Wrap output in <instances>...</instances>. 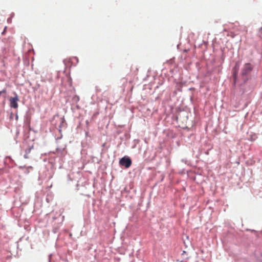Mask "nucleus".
I'll return each mask as SVG.
<instances>
[{
  "label": "nucleus",
  "mask_w": 262,
  "mask_h": 262,
  "mask_svg": "<svg viewBox=\"0 0 262 262\" xmlns=\"http://www.w3.org/2000/svg\"><path fill=\"white\" fill-rule=\"evenodd\" d=\"M16 119H17V118H18V116H17V115H16Z\"/></svg>",
  "instance_id": "f3484780"
},
{
  "label": "nucleus",
  "mask_w": 262,
  "mask_h": 262,
  "mask_svg": "<svg viewBox=\"0 0 262 262\" xmlns=\"http://www.w3.org/2000/svg\"><path fill=\"white\" fill-rule=\"evenodd\" d=\"M4 164L8 166L9 168H12L15 165L14 161L10 156H7L4 160Z\"/></svg>",
  "instance_id": "39448f33"
},
{
  "label": "nucleus",
  "mask_w": 262,
  "mask_h": 262,
  "mask_svg": "<svg viewBox=\"0 0 262 262\" xmlns=\"http://www.w3.org/2000/svg\"><path fill=\"white\" fill-rule=\"evenodd\" d=\"M6 89H4L2 91H0V95L2 97V103L4 104L5 103V99L7 95Z\"/></svg>",
  "instance_id": "0eeeda50"
},
{
  "label": "nucleus",
  "mask_w": 262,
  "mask_h": 262,
  "mask_svg": "<svg viewBox=\"0 0 262 262\" xmlns=\"http://www.w3.org/2000/svg\"><path fill=\"white\" fill-rule=\"evenodd\" d=\"M29 168H32L31 166H29Z\"/></svg>",
  "instance_id": "a211bd4d"
},
{
  "label": "nucleus",
  "mask_w": 262,
  "mask_h": 262,
  "mask_svg": "<svg viewBox=\"0 0 262 262\" xmlns=\"http://www.w3.org/2000/svg\"><path fill=\"white\" fill-rule=\"evenodd\" d=\"M253 69L252 65L249 63L245 64L242 70V73L243 75H246L249 74Z\"/></svg>",
  "instance_id": "20e7f679"
},
{
  "label": "nucleus",
  "mask_w": 262,
  "mask_h": 262,
  "mask_svg": "<svg viewBox=\"0 0 262 262\" xmlns=\"http://www.w3.org/2000/svg\"><path fill=\"white\" fill-rule=\"evenodd\" d=\"M64 121H65V120L63 118H61V124L64 123Z\"/></svg>",
  "instance_id": "9b49d317"
},
{
  "label": "nucleus",
  "mask_w": 262,
  "mask_h": 262,
  "mask_svg": "<svg viewBox=\"0 0 262 262\" xmlns=\"http://www.w3.org/2000/svg\"><path fill=\"white\" fill-rule=\"evenodd\" d=\"M12 116H13V114H12V113H11V117H10L11 118H13V117H12Z\"/></svg>",
  "instance_id": "4468645a"
},
{
  "label": "nucleus",
  "mask_w": 262,
  "mask_h": 262,
  "mask_svg": "<svg viewBox=\"0 0 262 262\" xmlns=\"http://www.w3.org/2000/svg\"><path fill=\"white\" fill-rule=\"evenodd\" d=\"M0 100L2 101V97L0 95Z\"/></svg>",
  "instance_id": "dca6fc26"
},
{
  "label": "nucleus",
  "mask_w": 262,
  "mask_h": 262,
  "mask_svg": "<svg viewBox=\"0 0 262 262\" xmlns=\"http://www.w3.org/2000/svg\"><path fill=\"white\" fill-rule=\"evenodd\" d=\"M11 21H12L11 17H9V18H8V19H7V22H8V23H11Z\"/></svg>",
  "instance_id": "9d476101"
},
{
  "label": "nucleus",
  "mask_w": 262,
  "mask_h": 262,
  "mask_svg": "<svg viewBox=\"0 0 262 262\" xmlns=\"http://www.w3.org/2000/svg\"><path fill=\"white\" fill-rule=\"evenodd\" d=\"M25 229L27 231H30L31 230V227L29 225H25Z\"/></svg>",
  "instance_id": "6e6552de"
},
{
  "label": "nucleus",
  "mask_w": 262,
  "mask_h": 262,
  "mask_svg": "<svg viewBox=\"0 0 262 262\" xmlns=\"http://www.w3.org/2000/svg\"><path fill=\"white\" fill-rule=\"evenodd\" d=\"M31 109L29 108L24 115L23 125L24 144H28V147L25 149V153L26 154H29L32 149H33V143L31 144L28 143V142L31 141L30 139V133L33 130V128L31 126Z\"/></svg>",
  "instance_id": "f257e3e1"
},
{
  "label": "nucleus",
  "mask_w": 262,
  "mask_h": 262,
  "mask_svg": "<svg viewBox=\"0 0 262 262\" xmlns=\"http://www.w3.org/2000/svg\"><path fill=\"white\" fill-rule=\"evenodd\" d=\"M28 154H26V153H25V154L24 155V157L25 159H27L28 158Z\"/></svg>",
  "instance_id": "f8f14e48"
},
{
  "label": "nucleus",
  "mask_w": 262,
  "mask_h": 262,
  "mask_svg": "<svg viewBox=\"0 0 262 262\" xmlns=\"http://www.w3.org/2000/svg\"><path fill=\"white\" fill-rule=\"evenodd\" d=\"M14 13H12L11 14V17H13V16H14Z\"/></svg>",
  "instance_id": "ddd939ff"
},
{
  "label": "nucleus",
  "mask_w": 262,
  "mask_h": 262,
  "mask_svg": "<svg viewBox=\"0 0 262 262\" xmlns=\"http://www.w3.org/2000/svg\"><path fill=\"white\" fill-rule=\"evenodd\" d=\"M14 96L11 97L9 98L10 107L12 108H17L18 107V101H19V97L16 92H13Z\"/></svg>",
  "instance_id": "f03ea898"
},
{
  "label": "nucleus",
  "mask_w": 262,
  "mask_h": 262,
  "mask_svg": "<svg viewBox=\"0 0 262 262\" xmlns=\"http://www.w3.org/2000/svg\"><path fill=\"white\" fill-rule=\"evenodd\" d=\"M225 31H227V30L226 29H224Z\"/></svg>",
  "instance_id": "6ab92c4d"
},
{
  "label": "nucleus",
  "mask_w": 262,
  "mask_h": 262,
  "mask_svg": "<svg viewBox=\"0 0 262 262\" xmlns=\"http://www.w3.org/2000/svg\"><path fill=\"white\" fill-rule=\"evenodd\" d=\"M119 164L125 168H129L132 165V160L129 157H124L119 161Z\"/></svg>",
  "instance_id": "7ed1b4c3"
},
{
  "label": "nucleus",
  "mask_w": 262,
  "mask_h": 262,
  "mask_svg": "<svg viewBox=\"0 0 262 262\" xmlns=\"http://www.w3.org/2000/svg\"><path fill=\"white\" fill-rule=\"evenodd\" d=\"M30 66L32 69H33V57L31 58V63Z\"/></svg>",
  "instance_id": "1a4fd4ad"
},
{
  "label": "nucleus",
  "mask_w": 262,
  "mask_h": 262,
  "mask_svg": "<svg viewBox=\"0 0 262 262\" xmlns=\"http://www.w3.org/2000/svg\"><path fill=\"white\" fill-rule=\"evenodd\" d=\"M30 246H31V248L32 249V248H33V247H32V244H30Z\"/></svg>",
  "instance_id": "2eb2a0df"
},
{
  "label": "nucleus",
  "mask_w": 262,
  "mask_h": 262,
  "mask_svg": "<svg viewBox=\"0 0 262 262\" xmlns=\"http://www.w3.org/2000/svg\"><path fill=\"white\" fill-rule=\"evenodd\" d=\"M29 236H23L20 237L19 240L17 242V248H18L19 243L23 242L24 245L27 246L29 244Z\"/></svg>",
  "instance_id": "423d86ee"
}]
</instances>
